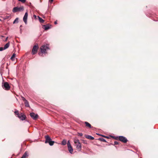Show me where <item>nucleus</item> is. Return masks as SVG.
<instances>
[{
    "label": "nucleus",
    "mask_w": 158,
    "mask_h": 158,
    "mask_svg": "<svg viewBox=\"0 0 158 158\" xmlns=\"http://www.w3.org/2000/svg\"><path fill=\"white\" fill-rule=\"evenodd\" d=\"M23 10L24 8L23 6L20 7H15L13 8L12 11L13 12H16L18 11H23Z\"/></svg>",
    "instance_id": "obj_3"
},
{
    "label": "nucleus",
    "mask_w": 158,
    "mask_h": 158,
    "mask_svg": "<svg viewBox=\"0 0 158 158\" xmlns=\"http://www.w3.org/2000/svg\"><path fill=\"white\" fill-rule=\"evenodd\" d=\"M2 88L6 90H8L10 88V87L7 82H5L2 84Z\"/></svg>",
    "instance_id": "obj_4"
},
{
    "label": "nucleus",
    "mask_w": 158,
    "mask_h": 158,
    "mask_svg": "<svg viewBox=\"0 0 158 158\" xmlns=\"http://www.w3.org/2000/svg\"><path fill=\"white\" fill-rule=\"evenodd\" d=\"M4 50L5 49H4V48L3 47H0V51H2Z\"/></svg>",
    "instance_id": "obj_27"
},
{
    "label": "nucleus",
    "mask_w": 158,
    "mask_h": 158,
    "mask_svg": "<svg viewBox=\"0 0 158 158\" xmlns=\"http://www.w3.org/2000/svg\"><path fill=\"white\" fill-rule=\"evenodd\" d=\"M54 143V141H52V140H51L50 142H49L48 143L49 144L50 146H52L53 145Z\"/></svg>",
    "instance_id": "obj_23"
},
{
    "label": "nucleus",
    "mask_w": 158,
    "mask_h": 158,
    "mask_svg": "<svg viewBox=\"0 0 158 158\" xmlns=\"http://www.w3.org/2000/svg\"><path fill=\"white\" fill-rule=\"evenodd\" d=\"M18 20L19 19L18 18H17L15 19L14 20V21L13 22V23L14 24L17 23H18Z\"/></svg>",
    "instance_id": "obj_22"
},
{
    "label": "nucleus",
    "mask_w": 158,
    "mask_h": 158,
    "mask_svg": "<svg viewBox=\"0 0 158 158\" xmlns=\"http://www.w3.org/2000/svg\"><path fill=\"white\" fill-rule=\"evenodd\" d=\"M14 113L15 114L18 115V116L20 114H19L18 110H16L14 112Z\"/></svg>",
    "instance_id": "obj_24"
},
{
    "label": "nucleus",
    "mask_w": 158,
    "mask_h": 158,
    "mask_svg": "<svg viewBox=\"0 0 158 158\" xmlns=\"http://www.w3.org/2000/svg\"><path fill=\"white\" fill-rule=\"evenodd\" d=\"M54 23H55V24H57V22H56V21H55V22H54Z\"/></svg>",
    "instance_id": "obj_34"
},
{
    "label": "nucleus",
    "mask_w": 158,
    "mask_h": 158,
    "mask_svg": "<svg viewBox=\"0 0 158 158\" xmlns=\"http://www.w3.org/2000/svg\"><path fill=\"white\" fill-rule=\"evenodd\" d=\"M24 104H25V106L27 107H30L29 102L27 100L24 102Z\"/></svg>",
    "instance_id": "obj_16"
},
{
    "label": "nucleus",
    "mask_w": 158,
    "mask_h": 158,
    "mask_svg": "<svg viewBox=\"0 0 158 158\" xmlns=\"http://www.w3.org/2000/svg\"><path fill=\"white\" fill-rule=\"evenodd\" d=\"M85 124L86 127H88L89 128L91 127V126L90 124H89V123L87 122H85Z\"/></svg>",
    "instance_id": "obj_15"
},
{
    "label": "nucleus",
    "mask_w": 158,
    "mask_h": 158,
    "mask_svg": "<svg viewBox=\"0 0 158 158\" xmlns=\"http://www.w3.org/2000/svg\"><path fill=\"white\" fill-rule=\"evenodd\" d=\"M53 1V0H49V2H50V3H52Z\"/></svg>",
    "instance_id": "obj_31"
},
{
    "label": "nucleus",
    "mask_w": 158,
    "mask_h": 158,
    "mask_svg": "<svg viewBox=\"0 0 158 158\" xmlns=\"http://www.w3.org/2000/svg\"><path fill=\"white\" fill-rule=\"evenodd\" d=\"M106 137V138H108V137L107 136H105V137Z\"/></svg>",
    "instance_id": "obj_36"
},
{
    "label": "nucleus",
    "mask_w": 158,
    "mask_h": 158,
    "mask_svg": "<svg viewBox=\"0 0 158 158\" xmlns=\"http://www.w3.org/2000/svg\"><path fill=\"white\" fill-rule=\"evenodd\" d=\"M30 116L34 120H36L38 117V115L37 114H35L33 112L30 113Z\"/></svg>",
    "instance_id": "obj_8"
},
{
    "label": "nucleus",
    "mask_w": 158,
    "mask_h": 158,
    "mask_svg": "<svg viewBox=\"0 0 158 158\" xmlns=\"http://www.w3.org/2000/svg\"><path fill=\"white\" fill-rule=\"evenodd\" d=\"M43 27L45 30H47L51 28L48 24L43 25Z\"/></svg>",
    "instance_id": "obj_12"
},
{
    "label": "nucleus",
    "mask_w": 158,
    "mask_h": 158,
    "mask_svg": "<svg viewBox=\"0 0 158 158\" xmlns=\"http://www.w3.org/2000/svg\"><path fill=\"white\" fill-rule=\"evenodd\" d=\"M33 17H34L35 18H36V16L35 15H34Z\"/></svg>",
    "instance_id": "obj_35"
},
{
    "label": "nucleus",
    "mask_w": 158,
    "mask_h": 158,
    "mask_svg": "<svg viewBox=\"0 0 158 158\" xmlns=\"http://www.w3.org/2000/svg\"><path fill=\"white\" fill-rule=\"evenodd\" d=\"M8 37H7L6 38V39H5V41H7V39H8Z\"/></svg>",
    "instance_id": "obj_32"
},
{
    "label": "nucleus",
    "mask_w": 158,
    "mask_h": 158,
    "mask_svg": "<svg viewBox=\"0 0 158 158\" xmlns=\"http://www.w3.org/2000/svg\"><path fill=\"white\" fill-rule=\"evenodd\" d=\"M15 53H14L11 57L10 58V59L12 60H15Z\"/></svg>",
    "instance_id": "obj_19"
},
{
    "label": "nucleus",
    "mask_w": 158,
    "mask_h": 158,
    "mask_svg": "<svg viewBox=\"0 0 158 158\" xmlns=\"http://www.w3.org/2000/svg\"><path fill=\"white\" fill-rule=\"evenodd\" d=\"M66 143L67 142L66 140L63 139L61 142V144L63 145H65L66 144Z\"/></svg>",
    "instance_id": "obj_21"
},
{
    "label": "nucleus",
    "mask_w": 158,
    "mask_h": 158,
    "mask_svg": "<svg viewBox=\"0 0 158 158\" xmlns=\"http://www.w3.org/2000/svg\"><path fill=\"white\" fill-rule=\"evenodd\" d=\"M10 46V43L9 42H8V43H6L4 46V47H3L4 49L5 50L7 48Z\"/></svg>",
    "instance_id": "obj_14"
},
{
    "label": "nucleus",
    "mask_w": 158,
    "mask_h": 158,
    "mask_svg": "<svg viewBox=\"0 0 158 158\" xmlns=\"http://www.w3.org/2000/svg\"><path fill=\"white\" fill-rule=\"evenodd\" d=\"M38 49V45H34L32 48L31 53L32 55H34L36 54L37 52Z\"/></svg>",
    "instance_id": "obj_5"
},
{
    "label": "nucleus",
    "mask_w": 158,
    "mask_h": 158,
    "mask_svg": "<svg viewBox=\"0 0 158 158\" xmlns=\"http://www.w3.org/2000/svg\"><path fill=\"white\" fill-rule=\"evenodd\" d=\"M28 156L27 153V152H25L21 158H26V157Z\"/></svg>",
    "instance_id": "obj_17"
},
{
    "label": "nucleus",
    "mask_w": 158,
    "mask_h": 158,
    "mask_svg": "<svg viewBox=\"0 0 158 158\" xmlns=\"http://www.w3.org/2000/svg\"><path fill=\"white\" fill-rule=\"evenodd\" d=\"M18 1L23 3H25L26 2V0H18Z\"/></svg>",
    "instance_id": "obj_26"
},
{
    "label": "nucleus",
    "mask_w": 158,
    "mask_h": 158,
    "mask_svg": "<svg viewBox=\"0 0 158 158\" xmlns=\"http://www.w3.org/2000/svg\"><path fill=\"white\" fill-rule=\"evenodd\" d=\"M21 98L22 100H23V101L25 102V101L26 100V99L23 97L21 96Z\"/></svg>",
    "instance_id": "obj_25"
},
{
    "label": "nucleus",
    "mask_w": 158,
    "mask_h": 158,
    "mask_svg": "<svg viewBox=\"0 0 158 158\" xmlns=\"http://www.w3.org/2000/svg\"><path fill=\"white\" fill-rule=\"evenodd\" d=\"M96 134H97V135H100V136H102L103 137H105V136H104L103 135H101V134H98V133H97Z\"/></svg>",
    "instance_id": "obj_30"
},
{
    "label": "nucleus",
    "mask_w": 158,
    "mask_h": 158,
    "mask_svg": "<svg viewBox=\"0 0 158 158\" xmlns=\"http://www.w3.org/2000/svg\"><path fill=\"white\" fill-rule=\"evenodd\" d=\"M67 145L68 149V150L69 152L72 154V152H73V149L69 141H68L67 143Z\"/></svg>",
    "instance_id": "obj_7"
},
{
    "label": "nucleus",
    "mask_w": 158,
    "mask_h": 158,
    "mask_svg": "<svg viewBox=\"0 0 158 158\" xmlns=\"http://www.w3.org/2000/svg\"><path fill=\"white\" fill-rule=\"evenodd\" d=\"M78 135L80 136H82L83 135V134L81 133H79Z\"/></svg>",
    "instance_id": "obj_29"
},
{
    "label": "nucleus",
    "mask_w": 158,
    "mask_h": 158,
    "mask_svg": "<svg viewBox=\"0 0 158 158\" xmlns=\"http://www.w3.org/2000/svg\"><path fill=\"white\" fill-rule=\"evenodd\" d=\"M98 139L99 140H100V141H102V142H106V140L102 138H100Z\"/></svg>",
    "instance_id": "obj_20"
},
{
    "label": "nucleus",
    "mask_w": 158,
    "mask_h": 158,
    "mask_svg": "<svg viewBox=\"0 0 158 158\" xmlns=\"http://www.w3.org/2000/svg\"><path fill=\"white\" fill-rule=\"evenodd\" d=\"M45 143H48L50 142L52 139L48 135H47L45 136Z\"/></svg>",
    "instance_id": "obj_11"
},
{
    "label": "nucleus",
    "mask_w": 158,
    "mask_h": 158,
    "mask_svg": "<svg viewBox=\"0 0 158 158\" xmlns=\"http://www.w3.org/2000/svg\"><path fill=\"white\" fill-rule=\"evenodd\" d=\"M27 16L28 13L27 12H26L23 18V21L26 24L27 23Z\"/></svg>",
    "instance_id": "obj_10"
},
{
    "label": "nucleus",
    "mask_w": 158,
    "mask_h": 158,
    "mask_svg": "<svg viewBox=\"0 0 158 158\" xmlns=\"http://www.w3.org/2000/svg\"><path fill=\"white\" fill-rule=\"evenodd\" d=\"M74 142L76 148L79 151H80L81 148V146L79 142V140L77 139H75L74 140Z\"/></svg>",
    "instance_id": "obj_2"
},
{
    "label": "nucleus",
    "mask_w": 158,
    "mask_h": 158,
    "mask_svg": "<svg viewBox=\"0 0 158 158\" xmlns=\"http://www.w3.org/2000/svg\"><path fill=\"white\" fill-rule=\"evenodd\" d=\"M18 117L22 121L24 120L26 118V116L23 113H21Z\"/></svg>",
    "instance_id": "obj_9"
},
{
    "label": "nucleus",
    "mask_w": 158,
    "mask_h": 158,
    "mask_svg": "<svg viewBox=\"0 0 158 158\" xmlns=\"http://www.w3.org/2000/svg\"><path fill=\"white\" fill-rule=\"evenodd\" d=\"M40 53H39V54L40 56H42L41 54L46 53V51L49 49V45L48 44H46L43 45L40 48Z\"/></svg>",
    "instance_id": "obj_1"
},
{
    "label": "nucleus",
    "mask_w": 158,
    "mask_h": 158,
    "mask_svg": "<svg viewBox=\"0 0 158 158\" xmlns=\"http://www.w3.org/2000/svg\"><path fill=\"white\" fill-rule=\"evenodd\" d=\"M22 27V25H21L20 26V31H21V27Z\"/></svg>",
    "instance_id": "obj_33"
},
{
    "label": "nucleus",
    "mask_w": 158,
    "mask_h": 158,
    "mask_svg": "<svg viewBox=\"0 0 158 158\" xmlns=\"http://www.w3.org/2000/svg\"><path fill=\"white\" fill-rule=\"evenodd\" d=\"M118 138H119V140L120 141H121L124 143H126L127 141V139L126 137H125L123 136H119Z\"/></svg>",
    "instance_id": "obj_6"
},
{
    "label": "nucleus",
    "mask_w": 158,
    "mask_h": 158,
    "mask_svg": "<svg viewBox=\"0 0 158 158\" xmlns=\"http://www.w3.org/2000/svg\"><path fill=\"white\" fill-rule=\"evenodd\" d=\"M118 144V143L117 141H115L114 142V145H117Z\"/></svg>",
    "instance_id": "obj_28"
},
{
    "label": "nucleus",
    "mask_w": 158,
    "mask_h": 158,
    "mask_svg": "<svg viewBox=\"0 0 158 158\" xmlns=\"http://www.w3.org/2000/svg\"><path fill=\"white\" fill-rule=\"evenodd\" d=\"M1 37H4V36H2H2H1Z\"/></svg>",
    "instance_id": "obj_37"
},
{
    "label": "nucleus",
    "mask_w": 158,
    "mask_h": 158,
    "mask_svg": "<svg viewBox=\"0 0 158 158\" xmlns=\"http://www.w3.org/2000/svg\"><path fill=\"white\" fill-rule=\"evenodd\" d=\"M85 137L86 138L90 139L93 140L94 139V137L90 135H86L85 136Z\"/></svg>",
    "instance_id": "obj_13"
},
{
    "label": "nucleus",
    "mask_w": 158,
    "mask_h": 158,
    "mask_svg": "<svg viewBox=\"0 0 158 158\" xmlns=\"http://www.w3.org/2000/svg\"><path fill=\"white\" fill-rule=\"evenodd\" d=\"M38 17L39 18V21L41 23H43L44 22V21L43 20L42 18L40 17L39 16H38Z\"/></svg>",
    "instance_id": "obj_18"
}]
</instances>
